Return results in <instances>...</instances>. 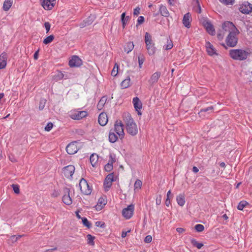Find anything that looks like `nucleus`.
Masks as SVG:
<instances>
[{"label":"nucleus","instance_id":"obj_1","mask_svg":"<svg viewBox=\"0 0 252 252\" xmlns=\"http://www.w3.org/2000/svg\"><path fill=\"white\" fill-rule=\"evenodd\" d=\"M123 120L126 124L127 132L132 136H135L138 133V127L136 124L129 113H125Z\"/></svg>","mask_w":252,"mask_h":252},{"label":"nucleus","instance_id":"obj_2","mask_svg":"<svg viewBox=\"0 0 252 252\" xmlns=\"http://www.w3.org/2000/svg\"><path fill=\"white\" fill-rule=\"evenodd\" d=\"M250 54L251 52L249 49H232L229 51L230 57L235 60L238 61L246 60Z\"/></svg>","mask_w":252,"mask_h":252},{"label":"nucleus","instance_id":"obj_3","mask_svg":"<svg viewBox=\"0 0 252 252\" xmlns=\"http://www.w3.org/2000/svg\"><path fill=\"white\" fill-rule=\"evenodd\" d=\"M144 40L148 54L150 56L154 55L156 51V48L152 40V36L148 32L145 33Z\"/></svg>","mask_w":252,"mask_h":252},{"label":"nucleus","instance_id":"obj_4","mask_svg":"<svg viewBox=\"0 0 252 252\" xmlns=\"http://www.w3.org/2000/svg\"><path fill=\"white\" fill-rule=\"evenodd\" d=\"M88 115V112L86 111H79L78 110H72L69 112V117L74 120H80Z\"/></svg>","mask_w":252,"mask_h":252},{"label":"nucleus","instance_id":"obj_5","mask_svg":"<svg viewBox=\"0 0 252 252\" xmlns=\"http://www.w3.org/2000/svg\"><path fill=\"white\" fill-rule=\"evenodd\" d=\"M124 125L121 120H117L114 126L113 131L115 132L119 138L122 140L125 137Z\"/></svg>","mask_w":252,"mask_h":252},{"label":"nucleus","instance_id":"obj_6","mask_svg":"<svg viewBox=\"0 0 252 252\" xmlns=\"http://www.w3.org/2000/svg\"><path fill=\"white\" fill-rule=\"evenodd\" d=\"M79 187L81 192L84 194L90 195L91 193L92 189L85 179L82 178L80 179Z\"/></svg>","mask_w":252,"mask_h":252},{"label":"nucleus","instance_id":"obj_7","mask_svg":"<svg viewBox=\"0 0 252 252\" xmlns=\"http://www.w3.org/2000/svg\"><path fill=\"white\" fill-rule=\"evenodd\" d=\"M222 29L225 34L229 33H239V31L236 28L233 23L226 21L222 25Z\"/></svg>","mask_w":252,"mask_h":252},{"label":"nucleus","instance_id":"obj_8","mask_svg":"<svg viewBox=\"0 0 252 252\" xmlns=\"http://www.w3.org/2000/svg\"><path fill=\"white\" fill-rule=\"evenodd\" d=\"M239 33H229L226 39V42L228 46L230 47H234L238 42V37L237 35Z\"/></svg>","mask_w":252,"mask_h":252},{"label":"nucleus","instance_id":"obj_9","mask_svg":"<svg viewBox=\"0 0 252 252\" xmlns=\"http://www.w3.org/2000/svg\"><path fill=\"white\" fill-rule=\"evenodd\" d=\"M79 143L77 141L72 142L69 143L66 147V151L69 155H73L77 153L79 149L78 144Z\"/></svg>","mask_w":252,"mask_h":252},{"label":"nucleus","instance_id":"obj_10","mask_svg":"<svg viewBox=\"0 0 252 252\" xmlns=\"http://www.w3.org/2000/svg\"><path fill=\"white\" fill-rule=\"evenodd\" d=\"M134 206L133 204H130L126 208L123 209L122 215L126 219L131 218L133 214Z\"/></svg>","mask_w":252,"mask_h":252},{"label":"nucleus","instance_id":"obj_11","mask_svg":"<svg viewBox=\"0 0 252 252\" xmlns=\"http://www.w3.org/2000/svg\"><path fill=\"white\" fill-rule=\"evenodd\" d=\"M239 10L243 14H249L252 12V4L245 1L240 5Z\"/></svg>","mask_w":252,"mask_h":252},{"label":"nucleus","instance_id":"obj_12","mask_svg":"<svg viewBox=\"0 0 252 252\" xmlns=\"http://www.w3.org/2000/svg\"><path fill=\"white\" fill-rule=\"evenodd\" d=\"M115 180L114 177L113 173L109 174L105 179L103 183V186L106 190H108L109 188L112 186V182H114Z\"/></svg>","mask_w":252,"mask_h":252},{"label":"nucleus","instance_id":"obj_13","mask_svg":"<svg viewBox=\"0 0 252 252\" xmlns=\"http://www.w3.org/2000/svg\"><path fill=\"white\" fill-rule=\"evenodd\" d=\"M64 194L63 196V202L67 205H70L72 203V200L70 196V189L68 188H64Z\"/></svg>","mask_w":252,"mask_h":252},{"label":"nucleus","instance_id":"obj_14","mask_svg":"<svg viewBox=\"0 0 252 252\" xmlns=\"http://www.w3.org/2000/svg\"><path fill=\"white\" fill-rule=\"evenodd\" d=\"M74 170L75 167L72 165H68L63 168V175L67 178H72Z\"/></svg>","mask_w":252,"mask_h":252},{"label":"nucleus","instance_id":"obj_15","mask_svg":"<svg viewBox=\"0 0 252 252\" xmlns=\"http://www.w3.org/2000/svg\"><path fill=\"white\" fill-rule=\"evenodd\" d=\"M41 4L45 10H50L55 5L56 0H41Z\"/></svg>","mask_w":252,"mask_h":252},{"label":"nucleus","instance_id":"obj_16","mask_svg":"<svg viewBox=\"0 0 252 252\" xmlns=\"http://www.w3.org/2000/svg\"><path fill=\"white\" fill-rule=\"evenodd\" d=\"M206 50L208 55L210 56H217L218 53L216 49L213 45L209 41L205 43Z\"/></svg>","mask_w":252,"mask_h":252},{"label":"nucleus","instance_id":"obj_17","mask_svg":"<svg viewBox=\"0 0 252 252\" xmlns=\"http://www.w3.org/2000/svg\"><path fill=\"white\" fill-rule=\"evenodd\" d=\"M132 102L135 110L137 112L138 115H141V109L142 108V104L137 97H135L133 98Z\"/></svg>","mask_w":252,"mask_h":252},{"label":"nucleus","instance_id":"obj_18","mask_svg":"<svg viewBox=\"0 0 252 252\" xmlns=\"http://www.w3.org/2000/svg\"><path fill=\"white\" fill-rule=\"evenodd\" d=\"M82 64V60L76 56H73L69 62V65L70 67H78Z\"/></svg>","mask_w":252,"mask_h":252},{"label":"nucleus","instance_id":"obj_19","mask_svg":"<svg viewBox=\"0 0 252 252\" xmlns=\"http://www.w3.org/2000/svg\"><path fill=\"white\" fill-rule=\"evenodd\" d=\"M161 76V73L159 71H157L154 73L151 76L148 82L150 84L153 85L158 82L159 78Z\"/></svg>","mask_w":252,"mask_h":252},{"label":"nucleus","instance_id":"obj_20","mask_svg":"<svg viewBox=\"0 0 252 252\" xmlns=\"http://www.w3.org/2000/svg\"><path fill=\"white\" fill-rule=\"evenodd\" d=\"M7 55L5 52H3L0 55V69L6 67L7 63Z\"/></svg>","mask_w":252,"mask_h":252},{"label":"nucleus","instance_id":"obj_21","mask_svg":"<svg viewBox=\"0 0 252 252\" xmlns=\"http://www.w3.org/2000/svg\"><path fill=\"white\" fill-rule=\"evenodd\" d=\"M98 121L100 125L102 126H105L108 122L107 114L105 113H100L98 116Z\"/></svg>","mask_w":252,"mask_h":252},{"label":"nucleus","instance_id":"obj_22","mask_svg":"<svg viewBox=\"0 0 252 252\" xmlns=\"http://www.w3.org/2000/svg\"><path fill=\"white\" fill-rule=\"evenodd\" d=\"M203 25L205 28L206 29L207 32L211 35H213L215 34V31L214 28L213 26L211 24V23L208 21H204L203 23Z\"/></svg>","mask_w":252,"mask_h":252},{"label":"nucleus","instance_id":"obj_23","mask_svg":"<svg viewBox=\"0 0 252 252\" xmlns=\"http://www.w3.org/2000/svg\"><path fill=\"white\" fill-rule=\"evenodd\" d=\"M191 15L189 13H187L184 15L183 19V24L185 27L187 28L190 27Z\"/></svg>","mask_w":252,"mask_h":252},{"label":"nucleus","instance_id":"obj_24","mask_svg":"<svg viewBox=\"0 0 252 252\" xmlns=\"http://www.w3.org/2000/svg\"><path fill=\"white\" fill-rule=\"evenodd\" d=\"M159 12L160 14L163 17H168L169 16V12L166 6L163 4H161L159 7Z\"/></svg>","mask_w":252,"mask_h":252},{"label":"nucleus","instance_id":"obj_25","mask_svg":"<svg viewBox=\"0 0 252 252\" xmlns=\"http://www.w3.org/2000/svg\"><path fill=\"white\" fill-rule=\"evenodd\" d=\"M213 110L214 107L213 106H211L206 108L200 110V111L198 113V115L200 117H205L206 116V113H208V114H209L210 113L213 112Z\"/></svg>","mask_w":252,"mask_h":252},{"label":"nucleus","instance_id":"obj_26","mask_svg":"<svg viewBox=\"0 0 252 252\" xmlns=\"http://www.w3.org/2000/svg\"><path fill=\"white\" fill-rule=\"evenodd\" d=\"M116 158H110L108 163L104 166V169L107 172H110L113 169V163L116 162Z\"/></svg>","mask_w":252,"mask_h":252},{"label":"nucleus","instance_id":"obj_27","mask_svg":"<svg viewBox=\"0 0 252 252\" xmlns=\"http://www.w3.org/2000/svg\"><path fill=\"white\" fill-rule=\"evenodd\" d=\"M176 201L178 204L180 206H183L186 202L184 194H179L176 197Z\"/></svg>","mask_w":252,"mask_h":252},{"label":"nucleus","instance_id":"obj_28","mask_svg":"<svg viewBox=\"0 0 252 252\" xmlns=\"http://www.w3.org/2000/svg\"><path fill=\"white\" fill-rule=\"evenodd\" d=\"M118 139V135L115 134L113 129H111L109 134V140L111 143H115Z\"/></svg>","mask_w":252,"mask_h":252},{"label":"nucleus","instance_id":"obj_29","mask_svg":"<svg viewBox=\"0 0 252 252\" xmlns=\"http://www.w3.org/2000/svg\"><path fill=\"white\" fill-rule=\"evenodd\" d=\"M13 2V0H5L2 6L3 10L5 11H8L11 7Z\"/></svg>","mask_w":252,"mask_h":252},{"label":"nucleus","instance_id":"obj_30","mask_svg":"<svg viewBox=\"0 0 252 252\" xmlns=\"http://www.w3.org/2000/svg\"><path fill=\"white\" fill-rule=\"evenodd\" d=\"M130 86V78L127 76L126 79L124 80L121 83V86L122 89H126Z\"/></svg>","mask_w":252,"mask_h":252},{"label":"nucleus","instance_id":"obj_31","mask_svg":"<svg viewBox=\"0 0 252 252\" xmlns=\"http://www.w3.org/2000/svg\"><path fill=\"white\" fill-rule=\"evenodd\" d=\"M107 203V200H106L103 197H100L98 199L97 204V210H101Z\"/></svg>","mask_w":252,"mask_h":252},{"label":"nucleus","instance_id":"obj_32","mask_svg":"<svg viewBox=\"0 0 252 252\" xmlns=\"http://www.w3.org/2000/svg\"><path fill=\"white\" fill-rule=\"evenodd\" d=\"M106 100L107 97L106 96H103L101 98L97 105V108L99 110L102 109L106 102Z\"/></svg>","mask_w":252,"mask_h":252},{"label":"nucleus","instance_id":"obj_33","mask_svg":"<svg viewBox=\"0 0 252 252\" xmlns=\"http://www.w3.org/2000/svg\"><path fill=\"white\" fill-rule=\"evenodd\" d=\"M190 243L193 247H196L198 249H201L204 246V244L202 243L198 242L196 239L194 238L190 239Z\"/></svg>","mask_w":252,"mask_h":252},{"label":"nucleus","instance_id":"obj_34","mask_svg":"<svg viewBox=\"0 0 252 252\" xmlns=\"http://www.w3.org/2000/svg\"><path fill=\"white\" fill-rule=\"evenodd\" d=\"M134 48L133 43L132 42H129L127 43L126 46L124 48V50L127 53H129L131 52Z\"/></svg>","mask_w":252,"mask_h":252},{"label":"nucleus","instance_id":"obj_35","mask_svg":"<svg viewBox=\"0 0 252 252\" xmlns=\"http://www.w3.org/2000/svg\"><path fill=\"white\" fill-rule=\"evenodd\" d=\"M249 205V204L247 201L245 200H242L239 203L237 208L238 210L242 211L245 207Z\"/></svg>","mask_w":252,"mask_h":252},{"label":"nucleus","instance_id":"obj_36","mask_svg":"<svg viewBox=\"0 0 252 252\" xmlns=\"http://www.w3.org/2000/svg\"><path fill=\"white\" fill-rule=\"evenodd\" d=\"M87 243L90 246H94V240L95 239V237L94 236H92L91 234H88L87 235Z\"/></svg>","mask_w":252,"mask_h":252},{"label":"nucleus","instance_id":"obj_37","mask_svg":"<svg viewBox=\"0 0 252 252\" xmlns=\"http://www.w3.org/2000/svg\"><path fill=\"white\" fill-rule=\"evenodd\" d=\"M81 220L84 226H86L88 228H90L92 227V223L88 220L87 218L82 217Z\"/></svg>","mask_w":252,"mask_h":252},{"label":"nucleus","instance_id":"obj_38","mask_svg":"<svg viewBox=\"0 0 252 252\" xmlns=\"http://www.w3.org/2000/svg\"><path fill=\"white\" fill-rule=\"evenodd\" d=\"M125 16L126 12L123 13L121 15V20L123 23V27L124 28L125 27L127 21L129 20V17H125Z\"/></svg>","mask_w":252,"mask_h":252},{"label":"nucleus","instance_id":"obj_39","mask_svg":"<svg viewBox=\"0 0 252 252\" xmlns=\"http://www.w3.org/2000/svg\"><path fill=\"white\" fill-rule=\"evenodd\" d=\"M142 185V181L139 179H137L134 184V189H140L141 188Z\"/></svg>","mask_w":252,"mask_h":252},{"label":"nucleus","instance_id":"obj_40","mask_svg":"<svg viewBox=\"0 0 252 252\" xmlns=\"http://www.w3.org/2000/svg\"><path fill=\"white\" fill-rule=\"evenodd\" d=\"M54 39V36L53 35H50L47 37H46L43 40V43L45 44H48L52 42Z\"/></svg>","mask_w":252,"mask_h":252},{"label":"nucleus","instance_id":"obj_41","mask_svg":"<svg viewBox=\"0 0 252 252\" xmlns=\"http://www.w3.org/2000/svg\"><path fill=\"white\" fill-rule=\"evenodd\" d=\"M119 65L116 63L111 72V75L113 76H116L118 73Z\"/></svg>","mask_w":252,"mask_h":252},{"label":"nucleus","instance_id":"obj_42","mask_svg":"<svg viewBox=\"0 0 252 252\" xmlns=\"http://www.w3.org/2000/svg\"><path fill=\"white\" fill-rule=\"evenodd\" d=\"M194 229L197 232H201L204 230V226L201 224H197L194 226Z\"/></svg>","mask_w":252,"mask_h":252},{"label":"nucleus","instance_id":"obj_43","mask_svg":"<svg viewBox=\"0 0 252 252\" xmlns=\"http://www.w3.org/2000/svg\"><path fill=\"white\" fill-rule=\"evenodd\" d=\"M173 47V42L171 40H167V44L166 45L164 46L165 50H168L172 48Z\"/></svg>","mask_w":252,"mask_h":252},{"label":"nucleus","instance_id":"obj_44","mask_svg":"<svg viewBox=\"0 0 252 252\" xmlns=\"http://www.w3.org/2000/svg\"><path fill=\"white\" fill-rule=\"evenodd\" d=\"M11 187L15 193L19 194L20 193L19 186L18 185L12 184Z\"/></svg>","mask_w":252,"mask_h":252},{"label":"nucleus","instance_id":"obj_45","mask_svg":"<svg viewBox=\"0 0 252 252\" xmlns=\"http://www.w3.org/2000/svg\"><path fill=\"white\" fill-rule=\"evenodd\" d=\"M95 225L97 227H100L101 228H105L106 227V224L104 221H97L95 223Z\"/></svg>","mask_w":252,"mask_h":252},{"label":"nucleus","instance_id":"obj_46","mask_svg":"<svg viewBox=\"0 0 252 252\" xmlns=\"http://www.w3.org/2000/svg\"><path fill=\"white\" fill-rule=\"evenodd\" d=\"M220 1L225 5H232L235 0H219Z\"/></svg>","mask_w":252,"mask_h":252},{"label":"nucleus","instance_id":"obj_47","mask_svg":"<svg viewBox=\"0 0 252 252\" xmlns=\"http://www.w3.org/2000/svg\"><path fill=\"white\" fill-rule=\"evenodd\" d=\"M98 159V158H89L90 162L93 167H94L96 166Z\"/></svg>","mask_w":252,"mask_h":252},{"label":"nucleus","instance_id":"obj_48","mask_svg":"<svg viewBox=\"0 0 252 252\" xmlns=\"http://www.w3.org/2000/svg\"><path fill=\"white\" fill-rule=\"evenodd\" d=\"M46 103V100L45 99H41L39 103V109L40 110H42L43 109L45 106V104Z\"/></svg>","mask_w":252,"mask_h":252},{"label":"nucleus","instance_id":"obj_49","mask_svg":"<svg viewBox=\"0 0 252 252\" xmlns=\"http://www.w3.org/2000/svg\"><path fill=\"white\" fill-rule=\"evenodd\" d=\"M53 125L52 123H48L45 127V130L46 131H50L53 128Z\"/></svg>","mask_w":252,"mask_h":252},{"label":"nucleus","instance_id":"obj_50","mask_svg":"<svg viewBox=\"0 0 252 252\" xmlns=\"http://www.w3.org/2000/svg\"><path fill=\"white\" fill-rule=\"evenodd\" d=\"M225 34V33L223 31H221L220 33H218L217 37L220 40H221L223 39V37L224 36Z\"/></svg>","mask_w":252,"mask_h":252},{"label":"nucleus","instance_id":"obj_51","mask_svg":"<svg viewBox=\"0 0 252 252\" xmlns=\"http://www.w3.org/2000/svg\"><path fill=\"white\" fill-rule=\"evenodd\" d=\"M152 240V237L151 235H147L145 237L144 241L146 243H149Z\"/></svg>","mask_w":252,"mask_h":252},{"label":"nucleus","instance_id":"obj_52","mask_svg":"<svg viewBox=\"0 0 252 252\" xmlns=\"http://www.w3.org/2000/svg\"><path fill=\"white\" fill-rule=\"evenodd\" d=\"M144 22V17L142 16H140L138 18L137 21V26L140 25Z\"/></svg>","mask_w":252,"mask_h":252},{"label":"nucleus","instance_id":"obj_53","mask_svg":"<svg viewBox=\"0 0 252 252\" xmlns=\"http://www.w3.org/2000/svg\"><path fill=\"white\" fill-rule=\"evenodd\" d=\"M44 26L46 29V33H48L50 31L51 28V24L49 22H46L44 23Z\"/></svg>","mask_w":252,"mask_h":252},{"label":"nucleus","instance_id":"obj_54","mask_svg":"<svg viewBox=\"0 0 252 252\" xmlns=\"http://www.w3.org/2000/svg\"><path fill=\"white\" fill-rule=\"evenodd\" d=\"M138 59L139 66L140 68H141L142 65L144 63V59L143 57H140V56H139L138 57Z\"/></svg>","mask_w":252,"mask_h":252},{"label":"nucleus","instance_id":"obj_55","mask_svg":"<svg viewBox=\"0 0 252 252\" xmlns=\"http://www.w3.org/2000/svg\"><path fill=\"white\" fill-rule=\"evenodd\" d=\"M140 8L139 7H136L134 9L133 14L134 15L137 16L140 14Z\"/></svg>","mask_w":252,"mask_h":252},{"label":"nucleus","instance_id":"obj_56","mask_svg":"<svg viewBox=\"0 0 252 252\" xmlns=\"http://www.w3.org/2000/svg\"><path fill=\"white\" fill-rule=\"evenodd\" d=\"M130 232V230H127L126 231H123L122 232L121 237L123 238H125L126 236V235H127V233H129Z\"/></svg>","mask_w":252,"mask_h":252},{"label":"nucleus","instance_id":"obj_57","mask_svg":"<svg viewBox=\"0 0 252 252\" xmlns=\"http://www.w3.org/2000/svg\"><path fill=\"white\" fill-rule=\"evenodd\" d=\"M176 231L179 233H182L185 231V229L182 227H178L176 228Z\"/></svg>","mask_w":252,"mask_h":252},{"label":"nucleus","instance_id":"obj_58","mask_svg":"<svg viewBox=\"0 0 252 252\" xmlns=\"http://www.w3.org/2000/svg\"><path fill=\"white\" fill-rule=\"evenodd\" d=\"M39 50L38 49L37 51H36L34 55H33V58L35 60H37L38 58V52Z\"/></svg>","mask_w":252,"mask_h":252},{"label":"nucleus","instance_id":"obj_59","mask_svg":"<svg viewBox=\"0 0 252 252\" xmlns=\"http://www.w3.org/2000/svg\"><path fill=\"white\" fill-rule=\"evenodd\" d=\"M59 195V192L58 191L54 190V192L52 194V196L54 197H56Z\"/></svg>","mask_w":252,"mask_h":252},{"label":"nucleus","instance_id":"obj_60","mask_svg":"<svg viewBox=\"0 0 252 252\" xmlns=\"http://www.w3.org/2000/svg\"><path fill=\"white\" fill-rule=\"evenodd\" d=\"M10 240L13 242H16L17 241L16 235H12L10 237Z\"/></svg>","mask_w":252,"mask_h":252},{"label":"nucleus","instance_id":"obj_61","mask_svg":"<svg viewBox=\"0 0 252 252\" xmlns=\"http://www.w3.org/2000/svg\"><path fill=\"white\" fill-rule=\"evenodd\" d=\"M161 196H159V198H157L156 202V204L157 205H159L161 203Z\"/></svg>","mask_w":252,"mask_h":252},{"label":"nucleus","instance_id":"obj_62","mask_svg":"<svg viewBox=\"0 0 252 252\" xmlns=\"http://www.w3.org/2000/svg\"><path fill=\"white\" fill-rule=\"evenodd\" d=\"M57 250V247H54V248H52V249H47V250H45L44 252H52L53 251H55V250Z\"/></svg>","mask_w":252,"mask_h":252},{"label":"nucleus","instance_id":"obj_63","mask_svg":"<svg viewBox=\"0 0 252 252\" xmlns=\"http://www.w3.org/2000/svg\"><path fill=\"white\" fill-rule=\"evenodd\" d=\"M171 201H170V198H166L165 201V205L166 206H169V205L170 204Z\"/></svg>","mask_w":252,"mask_h":252},{"label":"nucleus","instance_id":"obj_64","mask_svg":"<svg viewBox=\"0 0 252 252\" xmlns=\"http://www.w3.org/2000/svg\"><path fill=\"white\" fill-rule=\"evenodd\" d=\"M192 172H193L194 173H196L199 171V170L198 168L196 166H193L192 167Z\"/></svg>","mask_w":252,"mask_h":252}]
</instances>
